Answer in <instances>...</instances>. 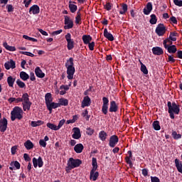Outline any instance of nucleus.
Masks as SVG:
<instances>
[{
	"label": "nucleus",
	"mask_w": 182,
	"mask_h": 182,
	"mask_svg": "<svg viewBox=\"0 0 182 182\" xmlns=\"http://www.w3.org/2000/svg\"><path fill=\"white\" fill-rule=\"evenodd\" d=\"M73 134L72 135L73 139L75 140H79L82 137V134L80 133V129L79 127H74L73 129Z\"/></svg>",
	"instance_id": "obj_13"
},
{
	"label": "nucleus",
	"mask_w": 182,
	"mask_h": 182,
	"mask_svg": "<svg viewBox=\"0 0 182 182\" xmlns=\"http://www.w3.org/2000/svg\"><path fill=\"white\" fill-rule=\"evenodd\" d=\"M67 69V77L69 80H72L73 79V75H75V63H73V58H70L65 65Z\"/></svg>",
	"instance_id": "obj_1"
},
{
	"label": "nucleus",
	"mask_w": 182,
	"mask_h": 182,
	"mask_svg": "<svg viewBox=\"0 0 182 182\" xmlns=\"http://www.w3.org/2000/svg\"><path fill=\"white\" fill-rule=\"evenodd\" d=\"M152 127L154 130H156V132H159V130H161V127L160 126V122L159 121H154L152 123Z\"/></svg>",
	"instance_id": "obj_29"
},
{
	"label": "nucleus",
	"mask_w": 182,
	"mask_h": 182,
	"mask_svg": "<svg viewBox=\"0 0 182 182\" xmlns=\"http://www.w3.org/2000/svg\"><path fill=\"white\" fill-rule=\"evenodd\" d=\"M176 55V57H178L179 59H182V50H178Z\"/></svg>",
	"instance_id": "obj_64"
},
{
	"label": "nucleus",
	"mask_w": 182,
	"mask_h": 182,
	"mask_svg": "<svg viewBox=\"0 0 182 182\" xmlns=\"http://www.w3.org/2000/svg\"><path fill=\"white\" fill-rule=\"evenodd\" d=\"M46 107L48 110L50 112V114L52 113V110H53V109H58V107H60L59 102L58 103L51 102L50 104L48 105Z\"/></svg>",
	"instance_id": "obj_20"
},
{
	"label": "nucleus",
	"mask_w": 182,
	"mask_h": 182,
	"mask_svg": "<svg viewBox=\"0 0 182 182\" xmlns=\"http://www.w3.org/2000/svg\"><path fill=\"white\" fill-rule=\"evenodd\" d=\"M65 41H67V48L68 50H72L75 48V41L72 39V35L70 33H68L65 36Z\"/></svg>",
	"instance_id": "obj_6"
},
{
	"label": "nucleus",
	"mask_w": 182,
	"mask_h": 182,
	"mask_svg": "<svg viewBox=\"0 0 182 182\" xmlns=\"http://www.w3.org/2000/svg\"><path fill=\"white\" fill-rule=\"evenodd\" d=\"M167 62H170L171 63H176V59L173 55H168V60Z\"/></svg>",
	"instance_id": "obj_51"
},
{
	"label": "nucleus",
	"mask_w": 182,
	"mask_h": 182,
	"mask_svg": "<svg viewBox=\"0 0 182 182\" xmlns=\"http://www.w3.org/2000/svg\"><path fill=\"white\" fill-rule=\"evenodd\" d=\"M153 11V4L151 2H148L146 7L143 10L144 15H150V13Z\"/></svg>",
	"instance_id": "obj_18"
},
{
	"label": "nucleus",
	"mask_w": 182,
	"mask_h": 182,
	"mask_svg": "<svg viewBox=\"0 0 182 182\" xmlns=\"http://www.w3.org/2000/svg\"><path fill=\"white\" fill-rule=\"evenodd\" d=\"M16 83L18 86V87H20V89H25V87H26V85L25 84V82H22V80H21L20 79H18L16 81Z\"/></svg>",
	"instance_id": "obj_43"
},
{
	"label": "nucleus",
	"mask_w": 182,
	"mask_h": 182,
	"mask_svg": "<svg viewBox=\"0 0 182 182\" xmlns=\"http://www.w3.org/2000/svg\"><path fill=\"white\" fill-rule=\"evenodd\" d=\"M68 163L70 164V167L73 168H76V167H79L80 164H82V160L79 159H73V158H70L68 161Z\"/></svg>",
	"instance_id": "obj_8"
},
{
	"label": "nucleus",
	"mask_w": 182,
	"mask_h": 182,
	"mask_svg": "<svg viewBox=\"0 0 182 182\" xmlns=\"http://www.w3.org/2000/svg\"><path fill=\"white\" fill-rule=\"evenodd\" d=\"M167 29L164 26V23H159L156 28L155 32L158 36H164Z\"/></svg>",
	"instance_id": "obj_7"
},
{
	"label": "nucleus",
	"mask_w": 182,
	"mask_h": 182,
	"mask_svg": "<svg viewBox=\"0 0 182 182\" xmlns=\"http://www.w3.org/2000/svg\"><path fill=\"white\" fill-rule=\"evenodd\" d=\"M43 124V121L38 120V121H32L31 122V126L32 127H38V126H42Z\"/></svg>",
	"instance_id": "obj_38"
},
{
	"label": "nucleus",
	"mask_w": 182,
	"mask_h": 182,
	"mask_svg": "<svg viewBox=\"0 0 182 182\" xmlns=\"http://www.w3.org/2000/svg\"><path fill=\"white\" fill-rule=\"evenodd\" d=\"M7 83L9 87H14V83H15V78L12 76H9L7 77Z\"/></svg>",
	"instance_id": "obj_37"
},
{
	"label": "nucleus",
	"mask_w": 182,
	"mask_h": 182,
	"mask_svg": "<svg viewBox=\"0 0 182 182\" xmlns=\"http://www.w3.org/2000/svg\"><path fill=\"white\" fill-rule=\"evenodd\" d=\"M58 105H60V106H68L69 105V100L65 98H60Z\"/></svg>",
	"instance_id": "obj_36"
},
{
	"label": "nucleus",
	"mask_w": 182,
	"mask_h": 182,
	"mask_svg": "<svg viewBox=\"0 0 182 182\" xmlns=\"http://www.w3.org/2000/svg\"><path fill=\"white\" fill-rule=\"evenodd\" d=\"M60 90H63V89H64L65 91L66 92L67 90H69V85H60Z\"/></svg>",
	"instance_id": "obj_61"
},
{
	"label": "nucleus",
	"mask_w": 182,
	"mask_h": 182,
	"mask_svg": "<svg viewBox=\"0 0 182 182\" xmlns=\"http://www.w3.org/2000/svg\"><path fill=\"white\" fill-rule=\"evenodd\" d=\"M104 8L107 11H112V8H113V4L110 2H107L105 4H104Z\"/></svg>",
	"instance_id": "obj_48"
},
{
	"label": "nucleus",
	"mask_w": 182,
	"mask_h": 182,
	"mask_svg": "<svg viewBox=\"0 0 182 182\" xmlns=\"http://www.w3.org/2000/svg\"><path fill=\"white\" fill-rule=\"evenodd\" d=\"M99 139L102 141H105L106 140V139H107V133H106V132H105V131L100 132V133H99Z\"/></svg>",
	"instance_id": "obj_33"
},
{
	"label": "nucleus",
	"mask_w": 182,
	"mask_h": 182,
	"mask_svg": "<svg viewBox=\"0 0 182 182\" xmlns=\"http://www.w3.org/2000/svg\"><path fill=\"white\" fill-rule=\"evenodd\" d=\"M6 129H8V119L4 117L0 120V132L5 133Z\"/></svg>",
	"instance_id": "obj_12"
},
{
	"label": "nucleus",
	"mask_w": 182,
	"mask_h": 182,
	"mask_svg": "<svg viewBox=\"0 0 182 182\" xmlns=\"http://www.w3.org/2000/svg\"><path fill=\"white\" fill-rule=\"evenodd\" d=\"M92 39L93 38H92V36H90V35H83L82 36V41L85 45H87L88 43L92 42Z\"/></svg>",
	"instance_id": "obj_25"
},
{
	"label": "nucleus",
	"mask_w": 182,
	"mask_h": 182,
	"mask_svg": "<svg viewBox=\"0 0 182 182\" xmlns=\"http://www.w3.org/2000/svg\"><path fill=\"white\" fill-rule=\"evenodd\" d=\"M99 177V172L95 170H91L90 173V178L92 180V181H96Z\"/></svg>",
	"instance_id": "obj_22"
},
{
	"label": "nucleus",
	"mask_w": 182,
	"mask_h": 182,
	"mask_svg": "<svg viewBox=\"0 0 182 182\" xmlns=\"http://www.w3.org/2000/svg\"><path fill=\"white\" fill-rule=\"evenodd\" d=\"M172 136L173 137L174 140H178L181 139V134H177V132L173 131L172 132Z\"/></svg>",
	"instance_id": "obj_47"
},
{
	"label": "nucleus",
	"mask_w": 182,
	"mask_h": 182,
	"mask_svg": "<svg viewBox=\"0 0 182 182\" xmlns=\"http://www.w3.org/2000/svg\"><path fill=\"white\" fill-rule=\"evenodd\" d=\"M92 168L91 170H94L96 171L97 170V159L93 157L92 159Z\"/></svg>",
	"instance_id": "obj_41"
},
{
	"label": "nucleus",
	"mask_w": 182,
	"mask_h": 182,
	"mask_svg": "<svg viewBox=\"0 0 182 182\" xmlns=\"http://www.w3.org/2000/svg\"><path fill=\"white\" fill-rule=\"evenodd\" d=\"M3 46L5 48V49H6V50H9L10 52H15V50H16L15 46L8 45V43L6 42L3 43Z\"/></svg>",
	"instance_id": "obj_32"
},
{
	"label": "nucleus",
	"mask_w": 182,
	"mask_h": 182,
	"mask_svg": "<svg viewBox=\"0 0 182 182\" xmlns=\"http://www.w3.org/2000/svg\"><path fill=\"white\" fill-rule=\"evenodd\" d=\"M41 12V9L39 8V6L34 4L31 7H30L29 9V14L30 15H38Z\"/></svg>",
	"instance_id": "obj_16"
},
{
	"label": "nucleus",
	"mask_w": 182,
	"mask_h": 182,
	"mask_svg": "<svg viewBox=\"0 0 182 182\" xmlns=\"http://www.w3.org/2000/svg\"><path fill=\"white\" fill-rule=\"evenodd\" d=\"M102 114L106 116L109 113V98L106 97H102V106L101 108Z\"/></svg>",
	"instance_id": "obj_5"
},
{
	"label": "nucleus",
	"mask_w": 182,
	"mask_h": 182,
	"mask_svg": "<svg viewBox=\"0 0 182 182\" xmlns=\"http://www.w3.org/2000/svg\"><path fill=\"white\" fill-rule=\"evenodd\" d=\"M20 78L21 80H23L25 82L28 80V79H29V75L25 71H21L20 73Z\"/></svg>",
	"instance_id": "obj_34"
},
{
	"label": "nucleus",
	"mask_w": 182,
	"mask_h": 182,
	"mask_svg": "<svg viewBox=\"0 0 182 182\" xmlns=\"http://www.w3.org/2000/svg\"><path fill=\"white\" fill-rule=\"evenodd\" d=\"M35 73L37 77H40V79H43V77H45V73L42 72V70H41V68L39 67L36 68Z\"/></svg>",
	"instance_id": "obj_24"
},
{
	"label": "nucleus",
	"mask_w": 182,
	"mask_h": 182,
	"mask_svg": "<svg viewBox=\"0 0 182 182\" xmlns=\"http://www.w3.org/2000/svg\"><path fill=\"white\" fill-rule=\"evenodd\" d=\"M90 103H92L90 97L89 96H85L82 102L81 107H82V109H85V107H89V106H90Z\"/></svg>",
	"instance_id": "obj_15"
},
{
	"label": "nucleus",
	"mask_w": 182,
	"mask_h": 182,
	"mask_svg": "<svg viewBox=\"0 0 182 182\" xmlns=\"http://www.w3.org/2000/svg\"><path fill=\"white\" fill-rule=\"evenodd\" d=\"M173 4L176 6L181 7L182 6V0H173Z\"/></svg>",
	"instance_id": "obj_53"
},
{
	"label": "nucleus",
	"mask_w": 182,
	"mask_h": 182,
	"mask_svg": "<svg viewBox=\"0 0 182 182\" xmlns=\"http://www.w3.org/2000/svg\"><path fill=\"white\" fill-rule=\"evenodd\" d=\"M104 36L110 42H113V41H114V37L113 36V34L109 33V31H107V28L104 29Z\"/></svg>",
	"instance_id": "obj_21"
},
{
	"label": "nucleus",
	"mask_w": 182,
	"mask_h": 182,
	"mask_svg": "<svg viewBox=\"0 0 182 182\" xmlns=\"http://www.w3.org/2000/svg\"><path fill=\"white\" fill-rule=\"evenodd\" d=\"M33 143H32V141H31V140H27L25 143H24V146L26 147V149L27 150H32V149H33Z\"/></svg>",
	"instance_id": "obj_35"
},
{
	"label": "nucleus",
	"mask_w": 182,
	"mask_h": 182,
	"mask_svg": "<svg viewBox=\"0 0 182 182\" xmlns=\"http://www.w3.org/2000/svg\"><path fill=\"white\" fill-rule=\"evenodd\" d=\"M152 53L153 55H155L156 56H160L164 54V51L163 50V48L159 46H156V47L152 48Z\"/></svg>",
	"instance_id": "obj_17"
},
{
	"label": "nucleus",
	"mask_w": 182,
	"mask_h": 182,
	"mask_svg": "<svg viewBox=\"0 0 182 182\" xmlns=\"http://www.w3.org/2000/svg\"><path fill=\"white\" fill-rule=\"evenodd\" d=\"M46 105L48 106L52 102V94L50 92L46 93L45 95Z\"/></svg>",
	"instance_id": "obj_30"
},
{
	"label": "nucleus",
	"mask_w": 182,
	"mask_h": 182,
	"mask_svg": "<svg viewBox=\"0 0 182 182\" xmlns=\"http://www.w3.org/2000/svg\"><path fill=\"white\" fill-rule=\"evenodd\" d=\"M65 122H66V120H65V119H61L59 122L58 125L57 126V127L58 128V130H59V129H60V127H62V126H63L65 124Z\"/></svg>",
	"instance_id": "obj_56"
},
{
	"label": "nucleus",
	"mask_w": 182,
	"mask_h": 182,
	"mask_svg": "<svg viewBox=\"0 0 182 182\" xmlns=\"http://www.w3.org/2000/svg\"><path fill=\"white\" fill-rule=\"evenodd\" d=\"M18 148L16 146H12L11 147V154L14 155V154H16V149Z\"/></svg>",
	"instance_id": "obj_63"
},
{
	"label": "nucleus",
	"mask_w": 182,
	"mask_h": 182,
	"mask_svg": "<svg viewBox=\"0 0 182 182\" xmlns=\"http://www.w3.org/2000/svg\"><path fill=\"white\" fill-rule=\"evenodd\" d=\"M93 133H95V129H93L90 128V127H87V128L86 134L88 136H92L93 134Z\"/></svg>",
	"instance_id": "obj_50"
},
{
	"label": "nucleus",
	"mask_w": 182,
	"mask_h": 182,
	"mask_svg": "<svg viewBox=\"0 0 182 182\" xmlns=\"http://www.w3.org/2000/svg\"><path fill=\"white\" fill-rule=\"evenodd\" d=\"M22 105H23V110L26 112V110H31V106H32V102L29 100V94L28 92H25L23 94L22 97Z\"/></svg>",
	"instance_id": "obj_4"
},
{
	"label": "nucleus",
	"mask_w": 182,
	"mask_h": 182,
	"mask_svg": "<svg viewBox=\"0 0 182 182\" xmlns=\"http://www.w3.org/2000/svg\"><path fill=\"white\" fill-rule=\"evenodd\" d=\"M23 159H24L25 161H31V157L29 156V154H23Z\"/></svg>",
	"instance_id": "obj_59"
},
{
	"label": "nucleus",
	"mask_w": 182,
	"mask_h": 182,
	"mask_svg": "<svg viewBox=\"0 0 182 182\" xmlns=\"http://www.w3.org/2000/svg\"><path fill=\"white\" fill-rule=\"evenodd\" d=\"M7 11L8 12H14V6L12 4H9L6 6Z\"/></svg>",
	"instance_id": "obj_55"
},
{
	"label": "nucleus",
	"mask_w": 182,
	"mask_h": 182,
	"mask_svg": "<svg viewBox=\"0 0 182 182\" xmlns=\"http://www.w3.org/2000/svg\"><path fill=\"white\" fill-rule=\"evenodd\" d=\"M163 45L164 48H167L169 46L168 45H173V41L169 38H167L165 40H164Z\"/></svg>",
	"instance_id": "obj_40"
},
{
	"label": "nucleus",
	"mask_w": 182,
	"mask_h": 182,
	"mask_svg": "<svg viewBox=\"0 0 182 182\" xmlns=\"http://www.w3.org/2000/svg\"><path fill=\"white\" fill-rule=\"evenodd\" d=\"M68 7L72 14H75V12H76L77 11V6L72 4V1H69Z\"/></svg>",
	"instance_id": "obj_27"
},
{
	"label": "nucleus",
	"mask_w": 182,
	"mask_h": 182,
	"mask_svg": "<svg viewBox=\"0 0 182 182\" xmlns=\"http://www.w3.org/2000/svg\"><path fill=\"white\" fill-rule=\"evenodd\" d=\"M150 16L149 23L151 25H156L157 23V16H156V14H151Z\"/></svg>",
	"instance_id": "obj_42"
},
{
	"label": "nucleus",
	"mask_w": 182,
	"mask_h": 182,
	"mask_svg": "<svg viewBox=\"0 0 182 182\" xmlns=\"http://www.w3.org/2000/svg\"><path fill=\"white\" fill-rule=\"evenodd\" d=\"M39 144L41 147H46V142L43 139H40Z\"/></svg>",
	"instance_id": "obj_60"
},
{
	"label": "nucleus",
	"mask_w": 182,
	"mask_h": 182,
	"mask_svg": "<svg viewBox=\"0 0 182 182\" xmlns=\"http://www.w3.org/2000/svg\"><path fill=\"white\" fill-rule=\"evenodd\" d=\"M119 143V136L117 135H112L109 137V146L112 149H114V147H116V145Z\"/></svg>",
	"instance_id": "obj_10"
},
{
	"label": "nucleus",
	"mask_w": 182,
	"mask_h": 182,
	"mask_svg": "<svg viewBox=\"0 0 182 182\" xmlns=\"http://www.w3.org/2000/svg\"><path fill=\"white\" fill-rule=\"evenodd\" d=\"M47 127H48V129H50L51 130H55V131L59 130V128H58V126L50 122L47 123Z\"/></svg>",
	"instance_id": "obj_46"
},
{
	"label": "nucleus",
	"mask_w": 182,
	"mask_h": 182,
	"mask_svg": "<svg viewBox=\"0 0 182 182\" xmlns=\"http://www.w3.org/2000/svg\"><path fill=\"white\" fill-rule=\"evenodd\" d=\"M165 49H167L168 53H176V52H177V47L176 45L168 46L165 48Z\"/></svg>",
	"instance_id": "obj_28"
},
{
	"label": "nucleus",
	"mask_w": 182,
	"mask_h": 182,
	"mask_svg": "<svg viewBox=\"0 0 182 182\" xmlns=\"http://www.w3.org/2000/svg\"><path fill=\"white\" fill-rule=\"evenodd\" d=\"M171 22H173L175 25H177V18L174 16L170 18Z\"/></svg>",
	"instance_id": "obj_62"
},
{
	"label": "nucleus",
	"mask_w": 182,
	"mask_h": 182,
	"mask_svg": "<svg viewBox=\"0 0 182 182\" xmlns=\"http://www.w3.org/2000/svg\"><path fill=\"white\" fill-rule=\"evenodd\" d=\"M139 63L141 65V72H142L144 75H149V70H147V67H146V65L143 64V63L140 60Z\"/></svg>",
	"instance_id": "obj_31"
},
{
	"label": "nucleus",
	"mask_w": 182,
	"mask_h": 182,
	"mask_svg": "<svg viewBox=\"0 0 182 182\" xmlns=\"http://www.w3.org/2000/svg\"><path fill=\"white\" fill-rule=\"evenodd\" d=\"M168 106V113L171 119H174V114H178L180 113V105H177L176 102H172L168 101L167 102Z\"/></svg>",
	"instance_id": "obj_2"
},
{
	"label": "nucleus",
	"mask_w": 182,
	"mask_h": 182,
	"mask_svg": "<svg viewBox=\"0 0 182 182\" xmlns=\"http://www.w3.org/2000/svg\"><path fill=\"white\" fill-rule=\"evenodd\" d=\"M127 154L129 156L125 157V161L127 164H129V167H133V162H132V160H133V154L132 151H128Z\"/></svg>",
	"instance_id": "obj_19"
},
{
	"label": "nucleus",
	"mask_w": 182,
	"mask_h": 182,
	"mask_svg": "<svg viewBox=\"0 0 182 182\" xmlns=\"http://www.w3.org/2000/svg\"><path fill=\"white\" fill-rule=\"evenodd\" d=\"M87 45H88L90 50H95V42L94 41L89 43Z\"/></svg>",
	"instance_id": "obj_54"
},
{
	"label": "nucleus",
	"mask_w": 182,
	"mask_h": 182,
	"mask_svg": "<svg viewBox=\"0 0 182 182\" xmlns=\"http://www.w3.org/2000/svg\"><path fill=\"white\" fill-rule=\"evenodd\" d=\"M177 35L178 33L176 32H171L168 38L171 41H173V42H176V41H177Z\"/></svg>",
	"instance_id": "obj_45"
},
{
	"label": "nucleus",
	"mask_w": 182,
	"mask_h": 182,
	"mask_svg": "<svg viewBox=\"0 0 182 182\" xmlns=\"http://www.w3.org/2000/svg\"><path fill=\"white\" fill-rule=\"evenodd\" d=\"M151 182H160V179L157 176H151Z\"/></svg>",
	"instance_id": "obj_57"
},
{
	"label": "nucleus",
	"mask_w": 182,
	"mask_h": 182,
	"mask_svg": "<svg viewBox=\"0 0 182 182\" xmlns=\"http://www.w3.org/2000/svg\"><path fill=\"white\" fill-rule=\"evenodd\" d=\"M33 164L35 168L43 167V160L41 156H38V159L33 158Z\"/></svg>",
	"instance_id": "obj_11"
},
{
	"label": "nucleus",
	"mask_w": 182,
	"mask_h": 182,
	"mask_svg": "<svg viewBox=\"0 0 182 182\" xmlns=\"http://www.w3.org/2000/svg\"><path fill=\"white\" fill-rule=\"evenodd\" d=\"M83 149H85V146H83L82 144H77L74 146V151L77 154H80V153L83 151Z\"/></svg>",
	"instance_id": "obj_23"
},
{
	"label": "nucleus",
	"mask_w": 182,
	"mask_h": 182,
	"mask_svg": "<svg viewBox=\"0 0 182 182\" xmlns=\"http://www.w3.org/2000/svg\"><path fill=\"white\" fill-rule=\"evenodd\" d=\"M64 23L65 25L64 29H72L73 28V21L68 16H64Z\"/></svg>",
	"instance_id": "obj_9"
},
{
	"label": "nucleus",
	"mask_w": 182,
	"mask_h": 182,
	"mask_svg": "<svg viewBox=\"0 0 182 182\" xmlns=\"http://www.w3.org/2000/svg\"><path fill=\"white\" fill-rule=\"evenodd\" d=\"M9 64H10V68L11 69H15V68H16V63H15V61L14 60L11 59Z\"/></svg>",
	"instance_id": "obj_52"
},
{
	"label": "nucleus",
	"mask_w": 182,
	"mask_h": 182,
	"mask_svg": "<svg viewBox=\"0 0 182 182\" xmlns=\"http://www.w3.org/2000/svg\"><path fill=\"white\" fill-rule=\"evenodd\" d=\"M75 23L77 25H80V23H82V14L79 11L77 12V16H75Z\"/></svg>",
	"instance_id": "obj_39"
},
{
	"label": "nucleus",
	"mask_w": 182,
	"mask_h": 182,
	"mask_svg": "<svg viewBox=\"0 0 182 182\" xmlns=\"http://www.w3.org/2000/svg\"><path fill=\"white\" fill-rule=\"evenodd\" d=\"M10 166H11V167H15L16 170L21 168V164H19L18 161H11Z\"/></svg>",
	"instance_id": "obj_44"
},
{
	"label": "nucleus",
	"mask_w": 182,
	"mask_h": 182,
	"mask_svg": "<svg viewBox=\"0 0 182 182\" xmlns=\"http://www.w3.org/2000/svg\"><path fill=\"white\" fill-rule=\"evenodd\" d=\"M119 110V106L116 104V101H111L109 104V112L110 113H116Z\"/></svg>",
	"instance_id": "obj_14"
},
{
	"label": "nucleus",
	"mask_w": 182,
	"mask_h": 182,
	"mask_svg": "<svg viewBox=\"0 0 182 182\" xmlns=\"http://www.w3.org/2000/svg\"><path fill=\"white\" fill-rule=\"evenodd\" d=\"M175 166L178 171V173H182V161H180L178 159H175Z\"/></svg>",
	"instance_id": "obj_26"
},
{
	"label": "nucleus",
	"mask_w": 182,
	"mask_h": 182,
	"mask_svg": "<svg viewBox=\"0 0 182 182\" xmlns=\"http://www.w3.org/2000/svg\"><path fill=\"white\" fill-rule=\"evenodd\" d=\"M142 175L144 177H147V176H149V169H147V168L142 169Z\"/></svg>",
	"instance_id": "obj_58"
},
{
	"label": "nucleus",
	"mask_w": 182,
	"mask_h": 182,
	"mask_svg": "<svg viewBox=\"0 0 182 182\" xmlns=\"http://www.w3.org/2000/svg\"><path fill=\"white\" fill-rule=\"evenodd\" d=\"M23 118V110L20 107H14L13 110L11 112V120L15 122L16 119L21 120Z\"/></svg>",
	"instance_id": "obj_3"
},
{
	"label": "nucleus",
	"mask_w": 182,
	"mask_h": 182,
	"mask_svg": "<svg viewBox=\"0 0 182 182\" xmlns=\"http://www.w3.org/2000/svg\"><path fill=\"white\" fill-rule=\"evenodd\" d=\"M20 53H21V55H26V56H31V58L35 56V54L28 51H21Z\"/></svg>",
	"instance_id": "obj_49"
}]
</instances>
